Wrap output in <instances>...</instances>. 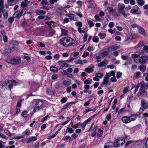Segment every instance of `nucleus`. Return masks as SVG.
<instances>
[{
    "instance_id": "f257e3e1",
    "label": "nucleus",
    "mask_w": 148,
    "mask_h": 148,
    "mask_svg": "<svg viewBox=\"0 0 148 148\" xmlns=\"http://www.w3.org/2000/svg\"><path fill=\"white\" fill-rule=\"evenodd\" d=\"M73 40L71 38H62L60 40V44L65 47H68L69 46H71L73 43L72 42Z\"/></svg>"
},
{
    "instance_id": "f03ea898",
    "label": "nucleus",
    "mask_w": 148,
    "mask_h": 148,
    "mask_svg": "<svg viewBox=\"0 0 148 148\" xmlns=\"http://www.w3.org/2000/svg\"><path fill=\"white\" fill-rule=\"evenodd\" d=\"M21 61V58L17 57L16 58H9L6 60V62L8 64L15 65L19 64Z\"/></svg>"
},
{
    "instance_id": "7ed1b4c3",
    "label": "nucleus",
    "mask_w": 148,
    "mask_h": 148,
    "mask_svg": "<svg viewBox=\"0 0 148 148\" xmlns=\"http://www.w3.org/2000/svg\"><path fill=\"white\" fill-rule=\"evenodd\" d=\"M118 11L119 13L121 14L125 18H126L127 15L125 13V11L124 10L125 8V5L123 4L120 3L118 4Z\"/></svg>"
},
{
    "instance_id": "20e7f679",
    "label": "nucleus",
    "mask_w": 148,
    "mask_h": 148,
    "mask_svg": "<svg viewBox=\"0 0 148 148\" xmlns=\"http://www.w3.org/2000/svg\"><path fill=\"white\" fill-rule=\"evenodd\" d=\"M125 143L123 138H119L116 141L114 144V145L115 147H118L122 146Z\"/></svg>"
},
{
    "instance_id": "39448f33",
    "label": "nucleus",
    "mask_w": 148,
    "mask_h": 148,
    "mask_svg": "<svg viewBox=\"0 0 148 148\" xmlns=\"http://www.w3.org/2000/svg\"><path fill=\"white\" fill-rule=\"evenodd\" d=\"M14 80L12 81L10 80H8L3 82L2 85H3V86L5 87L8 86L9 90H11V89L12 87V86L14 84Z\"/></svg>"
},
{
    "instance_id": "423d86ee",
    "label": "nucleus",
    "mask_w": 148,
    "mask_h": 148,
    "mask_svg": "<svg viewBox=\"0 0 148 148\" xmlns=\"http://www.w3.org/2000/svg\"><path fill=\"white\" fill-rule=\"evenodd\" d=\"M136 63H139L141 64H144L148 60V56H142L139 58L138 59H136Z\"/></svg>"
},
{
    "instance_id": "0eeeda50",
    "label": "nucleus",
    "mask_w": 148,
    "mask_h": 148,
    "mask_svg": "<svg viewBox=\"0 0 148 148\" xmlns=\"http://www.w3.org/2000/svg\"><path fill=\"white\" fill-rule=\"evenodd\" d=\"M15 47L12 46V47H10L8 48L5 49L3 53V54L5 56H8L14 50Z\"/></svg>"
},
{
    "instance_id": "6e6552de",
    "label": "nucleus",
    "mask_w": 148,
    "mask_h": 148,
    "mask_svg": "<svg viewBox=\"0 0 148 148\" xmlns=\"http://www.w3.org/2000/svg\"><path fill=\"white\" fill-rule=\"evenodd\" d=\"M43 103L42 100H38L36 102V103L35 105V106L34 107V112H36V108H37L38 110H39L42 107V106Z\"/></svg>"
},
{
    "instance_id": "1a4fd4ad",
    "label": "nucleus",
    "mask_w": 148,
    "mask_h": 148,
    "mask_svg": "<svg viewBox=\"0 0 148 148\" xmlns=\"http://www.w3.org/2000/svg\"><path fill=\"white\" fill-rule=\"evenodd\" d=\"M145 89H146L145 85L144 86H141L140 87L139 92L140 95L141 96L145 97L147 95V92L145 91Z\"/></svg>"
},
{
    "instance_id": "9d476101",
    "label": "nucleus",
    "mask_w": 148,
    "mask_h": 148,
    "mask_svg": "<svg viewBox=\"0 0 148 148\" xmlns=\"http://www.w3.org/2000/svg\"><path fill=\"white\" fill-rule=\"evenodd\" d=\"M148 108V103L145 100H142L141 103V107L140 110H143Z\"/></svg>"
},
{
    "instance_id": "9b49d317",
    "label": "nucleus",
    "mask_w": 148,
    "mask_h": 148,
    "mask_svg": "<svg viewBox=\"0 0 148 148\" xmlns=\"http://www.w3.org/2000/svg\"><path fill=\"white\" fill-rule=\"evenodd\" d=\"M23 12L22 10L16 11L14 14L13 16L14 18L19 19L21 16L23 15Z\"/></svg>"
},
{
    "instance_id": "f8f14e48",
    "label": "nucleus",
    "mask_w": 148,
    "mask_h": 148,
    "mask_svg": "<svg viewBox=\"0 0 148 148\" xmlns=\"http://www.w3.org/2000/svg\"><path fill=\"white\" fill-rule=\"evenodd\" d=\"M22 101V99H19L18 101L16 108V114H17L20 112V108L21 106V102Z\"/></svg>"
},
{
    "instance_id": "ddd939ff",
    "label": "nucleus",
    "mask_w": 148,
    "mask_h": 148,
    "mask_svg": "<svg viewBox=\"0 0 148 148\" xmlns=\"http://www.w3.org/2000/svg\"><path fill=\"white\" fill-rule=\"evenodd\" d=\"M122 121L123 123H127L130 122V120L129 117L124 116L122 117Z\"/></svg>"
},
{
    "instance_id": "4468645a",
    "label": "nucleus",
    "mask_w": 148,
    "mask_h": 148,
    "mask_svg": "<svg viewBox=\"0 0 148 148\" xmlns=\"http://www.w3.org/2000/svg\"><path fill=\"white\" fill-rule=\"evenodd\" d=\"M108 79V78L106 77H104L103 79V81L101 84V86L102 87L106 86L109 83Z\"/></svg>"
},
{
    "instance_id": "2eb2a0df",
    "label": "nucleus",
    "mask_w": 148,
    "mask_h": 148,
    "mask_svg": "<svg viewBox=\"0 0 148 148\" xmlns=\"http://www.w3.org/2000/svg\"><path fill=\"white\" fill-rule=\"evenodd\" d=\"M59 64L60 65L63 67H68L69 66V64H67L66 62H65L64 61H59L58 62Z\"/></svg>"
},
{
    "instance_id": "dca6fc26",
    "label": "nucleus",
    "mask_w": 148,
    "mask_h": 148,
    "mask_svg": "<svg viewBox=\"0 0 148 148\" xmlns=\"http://www.w3.org/2000/svg\"><path fill=\"white\" fill-rule=\"evenodd\" d=\"M100 53L101 55L106 56L108 55L109 51H107L106 49H104L100 51Z\"/></svg>"
},
{
    "instance_id": "f3484780",
    "label": "nucleus",
    "mask_w": 148,
    "mask_h": 148,
    "mask_svg": "<svg viewBox=\"0 0 148 148\" xmlns=\"http://www.w3.org/2000/svg\"><path fill=\"white\" fill-rule=\"evenodd\" d=\"M108 61L107 60H104V61H103L101 63H99L98 64V66L99 67H101L104 66L108 64Z\"/></svg>"
},
{
    "instance_id": "a211bd4d",
    "label": "nucleus",
    "mask_w": 148,
    "mask_h": 148,
    "mask_svg": "<svg viewBox=\"0 0 148 148\" xmlns=\"http://www.w3.org/2000/svg\"><path fill=\"white\" fill-rule=\"evenodd\" d=\"M139 32L143 35L145 34V29L140 26L138 27Z\"/></svg>"
},
{
    "instance_id": "6ab92c4d",
    "label": "nucleus",
    "mask_w": 148,
    "mask_h": 148,
    "mask_svg": "<svg viewBox=\"0 0 148 148\" xmlns=\"http://www.w3.org/2000/svg\"><path fill=\"white\" fill-rule=\"evenodd\" d=\"M137 116L138 115L137 114H133L129 117L130 120V122L134 121L136 119Z\"/></svg>"
},
{
    "instance_id": "aec40b11",
    "label": "nucleus",
    "mask_w": 148,
    "mask_h": 148,
    "mask_svg": "<svg viewBox=\"0 0 148 148\" xmlns=\"http://www.w3.org/2000/svg\"><path fill=\"white\" fill-rule=\"evenodd\" d=\"M72 102L67 103L64 105L63 108H61L62 111H63L64 109H66L68 108H69L71 106V104Z\"/></svg>"
},
{
    "instance_id": "412c9836",
    "label": "nucleus",
    "mask_w": 148,
    "mask_h": 148,
    "mask_svg": "<svg viewBox=\"0 0 148 148\" xmlns=\"http://www.w3.org/2000/svg\"><path fill=\"white\" fill-rule=\"evenodd\" d=\"M115 75V73L114 71H111L110 72L108 73L107 74L105 77H106L109 79V77L112 76H114Z\"/></svg>"
},
{
    "instance_id": "4be33fe9",
    "label": "nucleus",
    "mask_w": 148,
    "mask_h": 148,
    "mask_svg": "<svg viewBox=\"0 0 148 148\" xmlns=\"http://www.w3.org/2000/svg\"><path fill=\"white\" fill-rule=\"evenodd\" d=\"M35 12L37 14H44L46 13V12L42 10H36L35 11Z\"/></svg>"
},
{
    "instance_id": "5701e85b",
    "label": "nucleus",
    "mask_w": 148,
    "mask_h": 148,
    "mask_svg": "<svg viewBox=\"0 0 148 148\" xmlns=\"http://www.w3.org/2000/svg\"><path fill=\"white\" fill-rule=\"evenodd\" d=\"M138 67L140 71L142 72H144L146 71V67L144 65H140Z\"/></svg>"
},
{
    "instance_id": "b1692460",
    "label": "nucleus",
    "mask_w": 148,
    "mask_h": 148,
    "mask_svg": "<svg viewBox=\"0 0 148 148\" xmlns=\"http://www.w3.org/2000/svg\"><path fill=\"white\" fill-rule=\"evenodd\" d=\"M27 0H25L23 1L21 3V6L22 7L24 8L27 6Z\"/></svg>"
},
{
    "instance_id": "393cba45",
    "label": "nucleus",
    "mask_w": 148,
    "mask_h": 148,
    "mask_svg": "<svg viewBox=\"0 0 148 148\" xmlns=\"http://www.w3.org/2000/svg\"><path fill=\"white\" fill-rule=\"evenodd\" d=\"M78 125H79V126H80V127L82 128H84L86 125V122H84L83 123L79 122L78 123Z\"/></svg>"
},
{
    "instance_id": "a878e982",
    "label": "nucleus",
    "mask_w": 148,
    "mask_h": 148,
    "mask_svg": "<svg viewBox=\"0 0 148 148\" xmlns=\"http://www.w3.org/2000/svg\"><path fill=\"white\" fill-rule=\"evenodd\" d=\"M94 71L93 68H86L85 69V71L88 73H90Z\"/></svg>"
},
{
    "instance_id": "bb28decb",
    "label": "nucleus",
    "mask_w": 148,
    "mask_h": 148,
    "mask_svg": "<svg viewBox=\"0 0 148 148\" xmlns=\"http://www.w3.org/2000/svg\"><path fill=\"white\" fill-rule=\"evenodd\" d=\"M140 84H138L136 86H133L132 88L131 89L132 90L133 88L135 87V91L134 92V93L135 94L136 92L138 90V89L139 88V87H140Z\"/></svg>"
},
{
    "instance_id": "cd10ccee",
    "label": "nucleus",
    "mask_w": 148,
    "mask_h": 148,
    "mask_svg": "<svg viewBox=\"0 0 148 148\" xmlns=\"http://www.w3.org/2000/svg\"><path fill=\"white\" fill-rule=\"evenodd\" d=\"M66 16L68 17L71 20H72L73 19L75 16L74 14H66Z\"/></svg>"
},
{
    "instance_id": "c85d7f7f",
    "label": "nucleus",
    "mask_w": 148,
    "mask_h": 148,
    "mask_svg": "<svg viewBox=\"0 0 148 148\" xmlns=\"http://www.w3.org/2000/svg\"><path fill=\"white\" fill-rule=\"evenodd\" d=\"M19 44V42L17 41H14L12 42H11L10 44V47H12L13 46V45H18Z\"/></svg>"
},
{
    "instance_id": "c756f323",
    "label": "nucleus",
    "mask_w": 148,
    "mask_h": 148,
    "mask_svg": "<svg viewBox=\"0 0 148 148\" xmlns=\"http://www.w3.org/2000/svg\"><path fill=\"white\" fill-rule=\"evenodd\" d=\"M132 58H134V60L136 62V61H137L136 59H136V58H138V57L139 56L137 54H134L132 55Z\"/></svg>"
},
{
    "instance_id": "7c9ffc66",
    "label": "nucleus",
    "mask_w": 148,
    "mask_h": 148,
    "mask_svg": "<svg viewBox=\"0 0 148 148\" xmlns=\"http://www.w3.org/2000/svg\"><path fill=\"white\" fill-rule=\"evenodd\" d=\"M50 70L51 71L53 72H58V69L54 66H51L50 68Z\"/></svg>"
},
{
    "instance_id": "2f4dec72",
    "label": "nucleus",
    "mask_w": 148,
    "mask_h": 148,
    "mask_svg": "<svg viewBox=\"0 0 148 148\" xmlns=\"http://www.w3.org/2000/svg\"><path fill=\"white\" fill-rule=\"evenodd\" d=\"M98 36L100 37L101 39H103L105 38L106 35L105 34H101L100 33L99 34Z\"/></svg>"
},
{
    "instance_id": "473e14b6",
    "label": "nucleus",
    "mask_w": 148,
    "mask_h": 148,
    "mask_svg": "<svg viewBox=\"0 0 148 148\" xmlns=\"http://www.w3.org/2000/svg\"><path fill=\"white\" fill-rule=\"evenodd\" d=\"M63 84L64 85L67 86L70 85L71 84V83L70 82L66 80L64 81L63 82Z\"/></svg>"
},
{
    "instance_id": "72a5a7b5",
    "label": "nucleus",
    "mask_w": 148,
    "mask_h": 148,
    "mask_svg": "<svg viewBox=\"0 0 148 148\" xmlns=\"http://www.w3.org/2000/svg\"><path fill=\"white\" fill-rule=\"evenodd\" d=\"M103 131L102 130H101L100 129H99V132L97 134V136L100 137L102 135L103 133Z\"/></svg>"
},
{
    "instance_id": "f704fd0d",
    "label": "nucleus",
    "mask_w": 148,
    "mask_h": 148,
    "mask_svg": "<svg viewBox=\"0 0 148 148\" xmlns=\"http://www.w3.org/2000/svg\"><path fill=\"white\" fill-rule=\"evenodd\" d=\"M137 3L138 4L141 6L143 5L145 3V2L143 0H138Z\"/></svg>"
},
{
    "instance_id": "c9c22d12",
    "label": "nucleus",
    "mask_w": 148,
    "mask_h": 148,
    "mask_svg": "<svg viewBox=\"0 0 148 148\" xmlns=\"http://www.w3.org/2000/svg\"><path fill=\"white\" fill-rule=\"evenodd\" d=\"M21 115L24 117H26L27 116V112L25 111H24L22 112Z\"/></svg>"
},
{
    "instance_id": "e433bc0d",
    "label": "nucleus",
    "mask_w": 148,
    "mask_h": 148,
    "mask_svg": "<svg viewBox=\"0 0 148 148\" xmlns=\"http://www.w3.org/2000/svg\"><path fill=\"white\" fill-rule=\"evenodd\" d=\"M138 10L137 9H132L131 10V13L134 14H138Z\"/></svg>"
},
{
    "instance_id": "4c0bfd02",
    "label": "nucleus",
    "mask_w": 148,
    "mask_h": 148,
    "mask_svg": "<svg viewBox=\"0 0 148 148\" xmlns=\"http://www.w3.org/2000/svg\"><path fill=\"white\" fill-rule=\"evenodd\" d=\"M4 132L8 136L10 137L11 136V133L8 130H5Z\"/></svg>"
},
{
    "instance_id": "58836bf2",
    "label": "nucleus",
    "mask_w": 148,
    "mask_h": 148,
    "mask_svg": "<svg viewBox=\"0 0 148 148\" xmlns=\"http://www.w3.org/2000/svg\"><path fill=\"white\" fill-rule=\"evenodd\" d=\"M103 75V73H96L95 75L96 77H99L100 78H101Z\"/></svg>"
},
{
    "instance_id": "ea45409f",
    "label": "nucleus",
    "mask_w": 148,
    "mask_h": 148,
    "mask_svg": "<svg viewBox=\"0 0 148 148\" xmlns=\"http://www.w3.org/2000/svg\"><path fill=\"white\" fill-rule=\"evenodd\" d=\"M88 24L89 25V27H91L94 26L95 24L91 21H89L88 22Z\"/></svg>"
},
{
    "instance_id": "a19ab883",
    "label": "nucleus",
    "mask_w": 148,
    "mask_h": 148,
    "mask_svg": "<svg viewBox=\"0 0 148 148\" xmlns=\"http://www.w3.org/2000/svg\"><path fill=\"white\" fill-rule=\"evenodd\" d=\"M75 24L76 25L78 26L79 27H81L82 26V24L80 22H75Z\"/></svg>"
},
{
    "instance_id": "79ce46f5",
    "label": "nucleus",
    "mask_w": 148,
    "mask_h": 148,
    "mask_svg": "<svg viewBox=\"0 0 148 148\" xmlns=\"http://www.w3.org/2000/svg\"><path fill=\"white\" fill-rule=\"evenodd\" d=\"M95 18L96 19V20L97 21H101V19L99 17V15L98 14H96L95 16Z\"/></svg>"
},
{
    "instance_id": "37998d69",
    "label": "nucleus",
    "mask_w": 148,
    "mask_h": 148,
    "mask_svg": "<svg viewBox=\"0 0 148 148\" xmlns=\"http://www.w3.org/2000/svg\"><path fill=\"white\" fill-rule=\"evenodd\" d=\"M67 98L66 97H64L62 98L61 100V102L62 103H65L67 100Z\"/></svg>"
},
{
    "instance_id": "c03bdc74",
    "label": "nucleus",
    "mask_w": 148,
    "mask_h": 148,
    "mask_svg": "<svg viewBox=\"0 0 148 148\" xmlns=\"http://www.w3.org/2000/svg\"><path fill=\"white\" fill-rule=\"evenodd\" d=\"M75 14L77 16H79L80 18H82L83 16L82 14L79 11L75 13Z\"/></svg>"
},
{
    "instance_id": "a18cd8bd",
    "label": "nucleus",
    "mask_w": 148,
    "mask_h": 148,
    "mask_svg": "<svg viewBox=\"0 0 148 148\" xmlns=\"http://www.w3.org/2000/svg\"><path fill=\"white\" fill-rule=\"evenodd\" d=\"M0 137L2 138L5 139H8V138L3 135V134L0 132Z\"/></svg>"
},
{
    "instance_id": "49530a36",
    "label": "nucleus",
    "mask_w": 148,
    "mask_h": 148,
    "mask_svg": "<svg viewBox=\"0 0 148 148\" xmlns=\"http://www.w3.org/2000/svg\"><path fill=\"white\" fill-rule=\"evenodd\" d=\"M49 117V115H47L45 116L41 120V122H43L44 121L46 120Z\"/></svg>"
},
{
    "instance_id": "de8ad7c7",
    "label": "nucleus",
    "mask_w": 148,
    "mask_h": 148,
    "mask_svg": "<svg viewBox=\"0 0 148 148\" xmlns=\"http://www.w3.org/2000/svg\"><path fill=\"white\" fill-rule=\"evenodd\" d=\"M141 73L140 72L138 71L135 74V76L137 78H138L140 77V75Z\"/></svg>"
},
{
    "instance_id": "09e8293b",
    "label": "nucleus",
    "mask_w": 148,
    "mask_h": 148,
    "mask_svg": "<svg viewBox=\"0 0 148 148\" xmlns=\"http://www.w3.org/2000/svg\"><path fill=\"white\" fill-rule=\"evenodd\" d=\"M93 41L95 42H97L99 41V39L97 37H94L92 39Z\"/></svg>"
},
{
    "instance_id": "8fccbe9b",
    "label": "nucleus",
    "mask_w": 148,
    "mask_h": 148,
    "mask_svg": "<svg viewBox=\"0 0 148 148\" xmlns=\"http://www.w3.org/2000/svg\"><path fill=\"white\" fill-rule=\"evenodd\" d=\"M107 9L108 11L110 12H112L113 11V8L112 7H108Z\"/></svg>"
},
{
    "instance_id": "3c124183",
    "label": "nucleus",
    "mask_w": 148,
    "mask_h": 148,
    "mask_svg": "<svg viewBox=\"0 0 148 148\" xmlns=\"http://www.w3.org/2000/svg\"><path fill=\"white\" fill-rule=\"evenodd\" d=\"M143 147V148H148V140L145 143Z\"/></svg>"
},
{
    "instance_id": "603ef678",
    "label": "nucleus",
    "mask_w": 148,
    "mask_h": 148,
    "mask_svg": "<svg viewBox=\"0 0 148 148\" xmlns=\"http://www.w3.org/2000/svg\"><path fill=\"white\" fill-rule=\"evenodd\" d=\"M3 16H4V17L5 18H7L8 17V12H3Z\"/></svg>"
},
{
    "instance_id": "864d4df0",
    "label": "nucleus",
    "mask_w": 148,
    "mask_h": 148,
    "mask_svg": "<svg viewBox=\"0 0 148 148\" xmlns=\"http://www.w3.org/2000/svg\"><path fill=\"white\" fill-rule=\"evenodd\" d=\"M14 17H11L9 18L8 19V21L10 23H12L14 21Z\"/></svg>"
},
{
    "instance_id": "5fc2aeb1",
    "label": "nucleus",
    "mask_w": 148,
    "mask_h": 148,
    "mask_svg": "<svg viewBox=\"0 0 148 148\" xmlns=\"http://www.w3.org/2000/svg\"><path fill=\"white\" fill-rule=\"evenodd\" d=\"M62 34L63 35L65 36L66 35H67V32L66 30L64 29H62Z\"/></svg>"
},
{
    "instance_id": "6e6d98bb",
    "label": "nucleus",
    "mask_w": 148,
    "mask_h": 148,
    "mask_svg": "<svg viewBox=\"0 0 148 148\" xmlns=\"http://www.w3.org/2000/svg\"><path fill=\"white\" fill-rule=\"evenodd\" d=\"M68 132L69 133H73V129L71 127H68L67 128V129Z\"/></svg>"
},
{
    "instance_id": "4d7b16f0",
    "label": "nucleus",
    "mask_w": 148,
    "mask_h": 148,
    "mask_svg": "<svg viewBox=\"0 0 148 148\" xmlns=\"http://www.w3.org/2000/svg\"><path fill=\"white\" fill-rule=\"evenodd\" d=\"M47 3L48 1L47 0H43L41 2V3L43 5H47Z\"/></svg>"
},
{
    "instance_id": "13d9d810",
    "label": "nucleus",
    "mask_w": 148,
    "mask_h": 148,
    "mask_svg": "<svg viewBox=\"0 0 148 148\" xmlns=\"http://www.w3.org/2000/svg\"><path fill=\"white\" fill-rule=\"evenodd\" d=\"M84 84H90L91 83L90 82V81L88 79H86L85 80L84 82Z\"/></svg>"
},
{
    "instance_id": "bf43d9fd",
    "label": "nucleus",
    "mask_w": 148,
    "mask_h": 148,
    "mask_svg": "<svg viewBox=\"0 0 148 148\" xmlns=\"http://www.w3.org/2000/svg\"><path fill=\"white\" fill-rule=\"evenodd\" d=\"M121 58L123 60H126L128 59V57L127 56H122Z\"/></svg>"
},
{
    "instance_id": "052dcab7",
    "label": "nucleus",
    "mask_w": 148,
    "mask_h": 148,
    "mask_svg": "<svg viewBox=\"0 0 148 148\" xmlns=\"http://www.w3.org/2000/svg\"><path fill=\"white\" fill-rule=\"evenodd\" d=\"M96 131H95V130H93L92 132L91 133L92 136L93 137L95 136L96 135Z\"/></svg>"
},
{
    "instance_id": "680f3d73",
    "label": "nucleus",
    "mask_w": 148,
    "mask_h": 148,
    "mask_svg": "<svg viewBox=\"0 0 148 148\" xmlns=\"http://www.w3.org/2000/svg\"><path fill=\"white\" fill-rule=\"evenodd\" d=\"M87 34L86 33H85L84 34V36L83 37L84 40L85 41L87 39Z\"/></svg>"
},
{
    "instance_id": "e2e57ef3",
    "label": "nucleus",
    "mask_w": 148,
    "mask_h": 148,
    "mask_svg": "<svg viewBox=\"0 0 148 148\" xmlns=\"http://www.w3.org/2000/svg\"><path fill=\"white\" fill-rule=\"evenodd\" d=\"M128 88L127 87H125L123 90V93L124 94L126 93L128 91Z\"/></svg>"
},
{
    "instance_id": "0e129e2a",
    "label": "nucleus",
    "mask_w": 148,
    "mask_h": 148,
    "mask_svg": "<svg viewBox=\"0 0 148 148\" xmlns=\"http://www.w3.org/2000/svg\"><path fill=\"white\" fill-rule=\"evenodd\" d=\"M3 41L5 42H7L8 41V38L6 36H4L3 37Z\"/></svg>"
},
{
    "instance_id": "69168bd1",
    "label": "nucleus",
    "mask_w": 148,
    "mask_h": 148,
    "mask_svg": "<svg viewBox=\"0 0 148 148\" xmlns=\"http://www.w3.org/2000/svg\"><path fill=\"white\" fill-rule=\"evenodd\" d=\"M115 39L116 40L120 41L121 39V38L120 36H117L115 37Z\"/></svg>"
},
{
    "instance_id": "338daca9",
    "label": "nucleus",
    "mask_w": 148,
    "mask_h": 148,
    "mask_svg": "<svg viewBox=\"0 0 148 148\" xmlns=\"http://www.w3.org/2000/svg\"><path fill=\"white\" fill-rule=\"evenodd\" d=\"M39 146V143L38 142L36 143L34 145V148H38Z\"/></svg>"
},
{
    "instance_id": "774afa93",
    "label": "nucleus",
    "mask_w": 148,
    "mask_h": 148,
    "mask_svg": "<svg viewBox=\"0 0 148 148\" xmlns=\"http://www.w3.org/2000/svg\"><path fill=\"white\" fill-rule=\"evenodd\" d=\"M111 80L112 82H115L116 81V79L115 78V77H111Z\"/></svg>"
}]
</instances>
